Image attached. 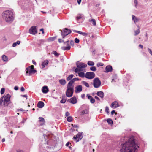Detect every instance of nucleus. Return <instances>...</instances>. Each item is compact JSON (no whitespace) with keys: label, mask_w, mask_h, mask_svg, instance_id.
I'll use <instances>...</instances> for the list:
<instances>
[{"label":"nucleus","mask_w":152,"mask_h":152,"mask_svg":"<svg viewBox=\"0 0 152 152\" xmlns=\"http://www.w3.org/2000/svg\"><path fill=\"white\" fill-rule=\"evenodd\" d=\"M3 97L2 98H1L0 99V104H2V102H3Z\"/></svg>","instance_id":"52"},{"label":"nucleus","mask_w":152,"mask_h":152,"mask_svg":"<svg viewBox=\"0 0 152 152\" xmlns=\"http://www.w3.org/2000/svg\"><path fill=\"white\" fill-rule=\"evenodd\" d=\"M39 121L41 123L40 124V125H43L45 123V121L44 118L42 117H39Z\"/></svg>","instance_id":"23"},{"label":"nucleus","mask_w":152,"mask_h":152,"mask_svg":"<svg viewBox=\"0 0 152 152\" xmlns=\"http://www.w3.org/2000/svg\"><path fill=\"white\" fill-rule=\"evenodd\" d=\"M115 113V111L114 110H113L111 112V114L112 115H113L114 113Z\"/></svg>","instance_id":"62"},{"label":"nucleus","mask_w":152,"mask_h":152,"mask_svg":"<svg viewBox=\"0 0 152 152\" xmlns=\"http://www.w3.org/2000/svg\"><path fill=\"white\" fill-rule=\"evenodd\" d=\"M148 51L150 54L152 56V51L151 49L150 48L148 49Z\"/></svg>","instance_id":"53"},{"label":"nucleus","mask_w":152,"mask_h":152,"mask_svg":"<svg viewBox=\"0 0 152 152\" xmlns=\"http://www.w3.org/2000/svg\"><path fill=\"white\" fill-rule=\"evenodd\" d=\"M109 108L108 107H106L105 109V111L107 112V113L108 114L109 113Z\"/></svg>","instance_id":"45"},{"label":"nucleus","mask_w":152,"mask_h":152,"mask_svg":"<svg viewBox=\"0 0 152 152\" xmlns=\"http://www.w3.org/2000/svg\"><path fill=\"white\" fill-rule=\"evenodd\" d=\"M82 18V15L81 14H79L77 15L76 18L77 21H78V20Z\"/></svg>","instance_id":"32"},{"label":"nucleus","mask_w":152,"mask_h":152,"mask_svg":"<svg viewBox=\"0 0 152 152\" xmlns=\"http://www.w3.org/2000/svg\"><path fill=\"white\" fill-rule=\"evenodd\" d=\"M119 106L118 102L116 101H115L113 102L110 105L111 107L114 109H115L118 107Z\"/></svg>","instance_id":"12"},{"label":"nucleus","mask_w":152,"mask_h":152,"mask_svg":"<svg viewBox=\"0 0 152 152\" xmlns=\"http://www.w3.org/2000/svg\"><path fill=\"white\" fill-rule=\"evenodd\" d=\"M79 80V79L77 78H73L71 80L73 83H74L75 81Z\"/></svg>","instance_id":"38"},{"label":"nucleus","mask_w":152,"mask_h":152,"mask_svg":"<svg viewBox=\"0 0 152 152\" xmlns=\"http://www.w3.org/2000/svg\"><path fill=\"white\" fill-rule=\"evenodd\" d=\"M91 70L93 71H95L96 70V68L95 66H92L90 68Z\"/></svg>","instance_id":"41"},{"label":"nucleus","mask_w":152,"mask_h":152,"mask_svg":"<svg viewBox=\"0 0 152 152\" xmlns=\"http://www.w3.org/2000/svg\"><path fill=\"white\" fill-rule=\"evenodd\" d=\"M14 89L15 90H17L18 89V87L17 86H15L14 87Z\"/></svg>","instance_id":"57"},{"label":"nucleus","mask_w":152,"mask_h":152,"mask_svg":"<svg viewBox=\"0 0 152 152\" xmlns=\"http://www.w3.org/2000/svg\"><path fill=\"white\" fill-rule=\"evenodd\" d=\"M132 18L133 20L134 21L135 23H136V22L139 21L140 19L136 17L134 15H132Z\"/></svg>","instance_id":"20"},{"label":"nucleus","mask_w":152,"mask_h":152,"mask_svg":"<svg viewBox=\"0 0 152 152\" xmlns=\"http://www.w3.org/2000/svg\"><path fill=\"white\" fill-rule=\"evenodd\" d=\"M74 75L73 74H71L69 75L67 78L66 79L67 81H69L71 80V79L73 77Z\"/></svg>","instance_id":"31"},{"label":"nucleus","mask_w":152,"mask_h":152,"mask_svg":"<svg viewBox=\"0 0 152 152\" xmlns=\"http://www.w3.org/2000/svg\"><path fill=\"white\" fill-rule=\"evenodd\" d=\"M89 21L92 23V24L94 25L95 26L96 25V20L94 19H91L89 20Z\"/></svg>","instance_id":"28"},{"label":"nucleus","mask_w":152,"mask_h":152,"mask_svg":"<svg viewBox=\"0 0 152 152\" xmlns=\"http://www.w3.org/2000/svg\"><path fill=\"white\" fill-rule=\"evenodd\" d=\"M58 41L59 43H61L62 42H64V40L63 39H58Z\"/></svg>","instance_id":"49"},{"label":"nucleus","mask_w":152,"mask_h":152,"mask_svg":"<svg viewBox=\"0 0 152 152\" xmlns=\"http://www.w3.org/2000/svg\"><path fill=\"white\" fill-rule=\"evenodd\" d=\"M77 3L79 4H80L81 0H77Z\"/></svg>","instance_id":"61"},{"label":"nucleus","mask_w":152,"mask_h":152,"mask_svg":"<svg viewBox=\"0 0 152 152\" xmlns=\"http://www.w3.org/2000/svg\"><path fill=\"white\" fill-rule=\"evenodd\" d=\"M64 44L66 46H63L61 47L62 50H69L71 48L70 45H73L74 44V41L72 40L70 41L67 40L64 42Z\"/></svg>","instance_id":"3"},{"label":"nucleus","mask_w":152,"mask_h":152,"mask_svg":"<svg viewBox=\"0 0 152 152\" xmlns=\"http://www.w3.org/2000/svg\"><path fill=\"white\" fill-rule=\"evenodd\" d=\"M104 65L101 62H98L97 64V66L98 67H99L100 66H102Z\"/></svg>","instance_id":"43"},{"label":"nucleus","mask_w":152,"mask_h":152,"mask_svg":"<svg viewBox=\"0 0 152 152\" xmlns=\"http://www.w3.org/2000/svg\"><path fill=\"white\" fill-rule=\"evenodd\" d=\"M140 32V31L139 29L134 31V35L136 36L138 35Z\"/></svg>","instance_id":"39"},{"label":"nucleus","mask_w":152,"mask_h":152,"mask_svg":"<svg viewBox=\"0 0 152 152\" xmlns=\"http://www.w3.org/2000/svg\"><path fill=\"white\" fill-rule=\"evenodd\" d=\"M75 90L76 93H80L81 91L82 90V87L81 85H80L77 86L75 88Z\"/></svg>","instance_id":"14"},{"label":"nucleus","mask_w":152,"mask_h":152,"mask_svg":"<svg viewBox=\"0 0 152 152\" xmlns=\"http://www.w3.org/2000/svg\"><path fill=\"white\" fill-rule=\"evenodd\" d=\"M61 36L63 39H64L66 36L71 32L70 30L66 28L64 29L63 31L61 30Z\"/></svg>","instance_id":"5"},{"label":"nucleus","mask_w":152,"mask_h":152,"mask_svg":"<svg viewBox=\"0 0 152 152\" xmlns=\"http://www.w3.org/2000/svg\"><path fill=\"white\" fill-rule=\"evenodd\" d=\"M101 85V82L98 78H95L93 80V86L94 88H98Z\"/></svg>","instance_id":"6"},{"label":"nucleus","mask_w":152,"mask_h":152,"mask_svg":"<svg viewBox=\"0 0 152 152\" xmlns=\"http://www.w3.org/2000/svg\"><path fill=\"white\" fill-rule=\"evenodd\" d=\"M53 54L56 57H57L59 55V54L57 53L56 51H53Z\"/></svg>","instance_id":"42"},{"label":"nucleus","mask_w":152,"mask_h":152,"mask_svg":"<svg viewBox=\"0 0 152 152\" xmlns=\"http://www.w3.org/2000/svg\"><path fill=\"white\" fill-rule=\"evenodd\" d=\"M2 59L4 61H7L8 58L5 55H3L2 56Z\"/></svg>","instance_id":"29"},{"label":"nucleus","mask_w":152,"mask_h":152,"mask_svg":"<svg viewBox=\"0 0 152 152\" xmlns=\"http://www.w3.org/2000/svg\"><path fill=\"white\" fill-rule=\"evenodd\" d=\"M2 18L4 20L7 22H11L14 20L13 13L11 11L6 10L2 14Z\"/></svg>","instance_id":"2"},{"label":"nucleus","mask_w":152,"mask_h":152,"mask_svg":"<svg viewBox=\"0 0 152 152\" xmlns=\"http://www.w3.org/2000/svg\"><path fill=\"white\" fill-rule=\"evenodd\" d=\"M56 37H50L48 39L49 41H53L56 38Z\"/></svg>","instance_id":"44"},{"label":"nucleus","mask_w":152,"mask_h":152,"mask_svg":"<svg viewBox=\"0 0 152 152\" xmlns=\"http://www.w3.org/2000/svg\"><path fill=\"white\" fill-rule=\"evenodd\" d=\"M16 45H17V44H16V43L14 42L12 46L13 47H15V46H16Z\"/></svg>","instance_id":"55"},{"label":"nucleus","mask_w":152,"mask_h":152,"mask_svg":"<svg viewBox=\"0 0 152 152\" xmlns=\"http://www.w3.org/2000/svg\"><path fill=\"white\" fill-rule=\"evenodd\" d=\"M67 121L69 122L72 121V116H69L67 118Z\"/></svg>","instance_id":"37"},{"label":"nucleus","mask_w":152,"mask_h":152,"mask_svg":"<svg viewBox=\"0 0 152 152\" xmlns=\"http://www.w3.org/2000/svg\"><path fill=\"white\" fill-rule=\"evenodd\" d=\"M83 132H79L76 135V136H74L73 139L76 142H78L83 137Z\"/></svg>","instance_id":"7"},{"label":"nucleus","mask_w":152,"mask_h":152,"mask_svg":"<svg viewBox=\"0 0 152 152\" xmlns=\"http://www.w3.org/2000/svg\"><path fill=\"white\" fill-rule=\"evenodd\" d=\"M74 91V89L72 90H69L67 91V89L66 90V95L67 97H71L73 95Z\"/></svg>","instance_id":"13"},{"label":"nucleus","mask_w":152,"mask_h":152,"mask_svg":"<svg viewBox=\"0 0 152 152\" xmlns=\"http://www.w3.org/2000/svg\"><path fill=\"white\" fill-rule=\"evenodd\" d=\"M68 101L69 102L73 104H75L77 102L76 98L75 97H73L71 98L70 99L68 100Z\"/></svg>","instance_id":"15"},{"label":"nucleus","mask_w":152,"mask_h":152,"mask_svg":"<svg viewBox=\"0 0 152 152\" xmlns=\"http://www.w3.org/2000/svg\"><path fill=\"white\" fill-rule=\"evenodd\" d=\"M44 106V103L42 101H39L37 104V107L40 108H41L43 107Z\"/></svg>","instance_id":"18"},{"label":"nucleus","mask_w":152,"mask_h":152,"mask_svg":"<svg viewBox=\"0 0 152 152\" xmlns=\"http://www.w3.org/2000/svg\"><path fill=\"white\" fill-rule=\"evenodd\" d=\"M82 71V70H81L78 67L76 68L74 70L75 72V73H77L80 72V71Z\"/></svg>","instance_id":"36"},{"label":"nucleus","mask_w":152,"mask_h":152,"mask_svg":"<svg viewBox=\"0 0 152 152\" xmlns=\"http://www.w3.org/2000/svg\"><path fill=\"white\" fill-rule=\"evenodd\" d=\"M17 45H19L20 43V42L19 41H17L16 42Z\"/></svg>","instance_id":"63"},{"label":"nucleus","mask_w":152,"mask_h":152,"mask_svg":"<svg viewBox=\"0 0 152 152\" xmlns=\"http://www.w3.org/2000/svg\"><path fill=\"white\" fill-rule=\"evenodd\" d=\"M10 95L8 94L5 97H3V99L7 101V102H10Z\"/></svg>","instance_id":"19"},{"label":"nucleus","mask_w":152,"mask_h":152,"mask_svg":"<svg viewBox=\"0 0 152 152\" xmlns=\"http://www.w3.org/2000/svg\"><path fill=\"white\" fill-rule=\"evenodd\" d=\"M21 96L22 97H26V99H27V95H21Z\"/></svg>","instance_id":"54"},{"label":"nucleus","mask_w":152,"mask_h":152,"mask_svg":"<svg viewBox=\"0 0 152 152\" xmlns=\"http://www.w3.org/2000/svg\"><path fill=\"white\" fill-rule=\"evenodd\" d=\"M3 101H4V102H3L4 104V105H6V106L9 103H10L9 102H7V101L5 100L4 99H3Z\"/></svg>","instance_id":"40"},{"label":"nucleus","mask_w":152,"mask_h":152,"mask_svg":"<svg viewBox=\"0 0 152 152\" xmlns=\"http://www.w3.org/2000/svg\"><path fill=\"white\" fill-rule=\"evenodd\" d=\"M5 89L4 88H2L1 89V94H3L5 91Z\"/></svg>","instance_id":"46"},{"label":"nucleus","mask_w":152,"mask_h":152,"mask_svg":"<svg viewBox=\"0 0 152 152\" xmlns=\"http://www.w3.org/2000/svg\"><path fill=\"white\" fill-rule=\"evenodd\" d=\"M82 83L87 87L88 88L89 87V86L88 84L86 81H82Z\"/></svg>","instance_id":"30"},{"label":"nucleus","mask_w":152,"mask_h":152,"mask_svg":"<svg viewBox=\"0 0 152 152\" xmlns=\"http://www.w3.org/2000/svg\"><path fill=\"white\" fill-rule=\"evenodd\" d=\"M87 64L89 66H93L94 65V63L93 61H88Z\"/></svg>","instance_id":"33"},{"label":"nucleus","mask_w":152,"mask_h":152,"mask_svg":"<svg viewBox=\"0 0 152 152\" xmlns=\"http://www.w3.org/2000/svg\"><path fill=\"white\" fill-rule=\"evenodd\" d=\"M134 4H135V6L136 8L137 7V0H134Z\"/></svg>","instance_id":"50"},{"label":"nucleus","mask_w":152,"mask_h":152,"mask_svg":"<svg viewBox=\"0 0 152 152\" xmlns=\"http://www.w3.org/2000/svg\"><path fill=\"white\" fill-rule=\"evenodd\" d=\"M97 95L102 98H103L104 97V93L102 91L97 92Z\"/></svg>","instance_id":"22"},{"label":"nucleus","mask_w":152,"mask_h":152,"mask_svg":"<svg viewBox=\"0 0 152 152\" xmlns=\"http://www.w3.org/2000/svg\"><path fill=\"white\" fill-rule=\"evenodd\" d=\"M75 42L76 43H78L79 42V40L77 38H76L75 39Z\"/></svg>","instance_id":"47"},{"label":"nucleus","mask_w":152,"mask_h":152,"mask_svg":"<svg viewBox=\"0 0 152 152\" xmlns=\"http://www.w3.org/2000/svg\"><path fill=\"white\" fill-rule=\"evenodd\" d=\"M73 83L71 80L68 83L67 86V91L74 89V86L72 85Z\"/></svg>","instance_id":"11"},{"label":"nucleus","mask_w":152,"mask_h":152,"mask_svg":"<svg viewBox=\"0 0 152 152\" xmlns=\"http://www.w3.org/2000/svg\"><path fill=\"white\" fill-rule=\"evenodd\" d=\"M49 90L48 88V87L46 86H44L42 87V92L45 94H46L47 93Z\"/></svg>","instance_id":"16"},{"label":"nucleus","mask_w":152,"mask_h":152,"mask_svg":"<svg viewBox=\"0 0 152 152\" xmlns=\"http://www.w3.org/2000/svg\"><path fill=\"white\" fill-rule=\"evenodd\" d=\"M88 113L87 110H84L82 111L81 113V115H83L84 114H87Z\"/></svg>","instance_id":"35"},{"label":"nucleus","mask_w":152,"mask_h":152,"mask_svg":"<svg viewBox=\"0 0 152 152\" xmlns=\"http://www.w3.org/2000/svg\"><path fill=\"white\" fill-rule=\"evenodd\" d=\"M136 140L131 137L121 144L120 146V152H137L139 146L137 145Z\"/></svg>","instance_id":"1"},{"label":"nucleus","mask_w":152,"mask_h":152,"mask_svg":"<svg viewBox=\"0 0 152 152\" xmlns=\"http://www.w3.org/2000/svg\"><path fill=\"white\" fill-rule=\"evenodd\" d=\"M85 97V94H82L81 95V97L83 99H84Z\"/></svg>","instance_id":"58"},{"label":"nucleus","mask_w":152,"mask_h":152,"mask_svg":"<svg viewBox=\"0 0 152 152\" xmlns=\"http://www.w3.org/2000/svg\"><path fill=\"white\" fill-rule=\"evenodd\" d=\"M78 76L82 78L86 77V75H85V73L83 72H79Z\"/></svg>","instance_id":"26"},{"label":"nucleus","mask_w":152,"mask_h":152,"mask_svg":"<svg viewBox=\"0 0 152 152\" xmlns=\"http://www.w3.org/2000/svg\"><path fill=\"white\" fill-rule=\"evenodd\" d=\"M21 91H24V88L22 87L21 88Z\"/></svg>","instance_id":"60"},{"label":"nucleus","mask_w":152,"mask_h":152,"mask_svg":"<svg viewBox=\"0 0 152 152\" xmlns=\"http://www.w3.org/2000/svg\"><path fill=\"white\" fill-rule=\"evenodd\" d=\"M105 70L107 72H110L112 70V68L111 66L108 65L106 66Z\"/></svg>","instance_id":"21"},{"label":"nucleus","mask_w":152,"mask_h":152,"mask_svg":"<svg viewBox=\"0 0 152 152\" xmlns=\"http://www.w3.org/2000/svg\"><path fill=\"white\" fill-rule=\"evenodd\" d=\"M87 96L88 97V99L90 100V102L91 103H94L95 102V100L89 94H87Z\"/></svg>","instance_id":"17"},{"label":"nucleus","mask_w":152,"mask_h":152,"mask_svg":"<svg viewBox=\"0 0 152 152\" xmlns=\"http://www.w3.org/2000/svg\"><path fill=\"white\" fill-rule=\"evenodd\" d=\"M76 64L77 67L80 69L81 70H82V69L83 68L86 67L87 66L86 64L78 61L76 62Z\"/></svg>","instance_id":"9"},{"label":"nucleus","mask_w":152,"mask_h":152,"mask_svg":"<svg viewBox=\"0 0 152 152\" xmlns=\"http://www.w3.org/2000/svg\"><path fill=\"white\" fill-rule=\"evenodd\" d=\"M60 83L62 85H64L66 83V81L64 79H61L59 80Z\"/></svg>","instance_id":"27"},{"label":"nucleus","mask_w":152,"mask_h":152,"mask_svg":"<svg viewBox=\"0 0 152 152\" xmlns=\"http://www.w3.org/2000/svg\"><path fill=\"white\" fill-rule=\"evenodd\" d=\"M72 125L73 128H78V126L77 125H73V124H72Z\"/></svg>","instance_id":"56"},{"label":"nucleus","mask_w":152,"mask_h":152,"mask_svg":"<svg viewBox=\"0 0 152 152\" xmlns=\"http://www.w3.org/2000/svg\"><path fill=\"white\" fill-rule=\"evenodd\" d=\"M69 115H70V113L68 112L67 111L66 112L65 115L66 116H69Z\"/></svg>","instance_id":"51"},{"label":"nucleus","mask_w":152,"mask_h":152,"mask_svg":"<svg viewBox=\"0 0 152 152\" xmlns=\"http://www.w3.org/2000/svg\"><path fill=\"white\" fill-rule=\"evenodd\" d=\"M29 33L33 34H34L37 33L36 26H32L29 30Z\"/></svg>","instance_id":"10"},{"label":"nucleus","mask_w":152,"mask_h":152,"mask_svg":"<svg viewBox=\"0 0 152 152\" xmlns=\"http://www.w3.org/2000/svg\"><path fill=\"white\" fill-rule=\"evenodd\" d=\"M74 31L85 36H86L87 35V33H86L83 32H82L76 30Z\"/></svg>","instance_id":"25"},{"label":"nucleus","mask_w":152,"mask_h":152,"mask_svg":"<svg viewBox=\"0 0 152 152\" xmlns=\"http://www.w3.org/2000/svg\"><path fill=\"white\" fill-rule=\"evenodd\" d=\"M95 73L92 72H88L86 74V77L87 79H91L94 77Z\"/></svg>","instance_id":"8"},{"label":"nucleus","mask_w":152,"mask_h":152,"mask_svg":"<svg viewBox=\"0 0 152 152\" xmlns=\"http://www.w3.org/2000/svg\"><path fill=\"white\" fill-rule=\"evenodd\" d=\"M34 66L33 65H31L30 66H29L26 68V75H31L32 73H34L36 72V71L34 69Z\"/></svg>","instance_id":"4"},{"label":"nucleus","mask_w":152,"mask_h":152,"mask_svg":"<svg viewBox=\"0 0 152 152\" xmlns=\"http://www.w3.org/2000/svg\"><path fill=\"white\" fill-rule=\"evenodd\" d=\"M49 62L48 60L42 62V68L45 67V66L47 65L48 64Z\"/></svg>","instance_id":"24"},{"label":"nucleus","mask_w":152,"mask_h":152,"mask_svg":"<svg viewBox=\"0 0 152 152\" xmlns=\"http://www.w3.org/2000/svg\"><path fill=\"white\" fill-rule=\"evenodd\" d=\"M66 101V99L63 98L60 101V102L62 103H64Z\"/></svg>","instance_id":"48"},{"label":"nucleus","mask_w":152,"mask_h":152,"mask_svg":"<svg viewBox=\"0 0 152 152\" xmlns=\"http://www.w3.org/2000/svg\"><path fill=\"white\" fill-rule=\"evenodd\" d=\"M40 31H42V33L43 34L44 33V29L43 28H41L40 30Z\"/></svg>","instance_id":"59"},{"label":"nucleus","mask_w":152,"mask_h":152,"mask_svg":"<svg viewBox=\"0 0 152 152\" xmlns=\"http://www.w3.org/2000/svg\"><path fill=\"white\" fill-rule=\"evenodd\" d=\"M107 121L109 124L112 125L113 124V121L110 118L108 119L107 120Z\"/></svg>","instance_id":"34"},{"label":"nucleus","mask_w":152,"mask_h":152,"mask_svg":"<svg viewBox=\"0 0 152 152\" xmlns=\"http://www.w3.org/2000/svg\"><path fill=\"white\" fill-rule=\"evenodd\" d=\"M69 142H67L66 144V146H68L69 145Z\"/></svg>","instance_id":"64"}]
</instances>
